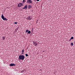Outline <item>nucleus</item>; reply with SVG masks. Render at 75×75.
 Returning <instances> with one entry per match:
<instances>
[{
    "label": "nucleus",
    "mask_w": 75,
    "mask_h": 75,
    "mask_svg": "<svg viewBox=\"0 0 75 75\" xmlns=\"http://www.w3.org/2000/svg\"><path fill=\"white\" fill-rule=\"evenodd\" d=\"M25 58V56L24 55H20L19 56L18 59L19 60H23Z\"/></svg>",
    "instance_id": "nucleus-1"
},
{
    "label": "nucleus",
    "mask_w": 75,
    "mask_h": 75,
    "mask_svg": "<svg viewBox=\"0 0 75 75\" xmlns=\"http://www.w3.org/2000/svg\"><path fill=\"white\" fill-rule=\"evenodd\" d=\"M1 18H2V19H3V20L4 21L5 20L6 21H7L8 20V19L7 18H4L3 14L2 15V16H1Z\"/></svg>",
    "instance_id": "nucleus-2"
},
{
    "label": "nucleus",
    "mask_w": 75,
    "mask_h": 75,
    "mask_svg": "<svg viewBox=\"0 0 75 75\" xmlns=\"http://www.w3.org/2000/svg\"><path fill=\"white\" fill-rule=\"evenodd\" d=\"M26 3L27 4H31L32 3V1L31 0H27Z\"/></svg>",
    "instance_id": "nucleus-3"
},
{
    "label": "nucleus",
    "mask_w": 75,
    "mask_h": 75,
    "mask_svg": "<svg viewBox=\"0 0 75 75\" xmlns=\"http://www.w3.org/2000/svg\"><path fill=\"white\" fill-rule=\"evenodd\" d=\"M23 4L22 3H20L18 4V7H21L23 6Z\"/></svg>",
    "instance_id": "nucleus-4"
},
{
    "label": "nucleus",
    "mask_w": 75,
    "mask_h": 75,
    "mask_svg": "<svg viewBox=\"0 0 75 75\" xmlns=\"http://www.w3.org/2000/svg\"><path fill=\"white\" fill-rule=\"evenodd\" d=\"M32 17L30 16H28L26 18V19L28 20H30L32 19Z\"/></svg>",
    "instance_id": "nucleus-5"
},
{
    "label": "nucleus",
    "mask_w": 75,
    "mask_h": 75,
    "mask_svg": "<svg viewBox=\"0 0 75 75\" xmlns=\"http://www.w3.org/2000/svg\"><path fill=\"white\" fill-rule=\"evenodd\" d=\"M31 8H32V6L30 5H28V8L29 9Z\"/></svg>",
    "instance_id": "nucleus-6"
},
{
    "label": "nucleus",
    "mask_w": 75,
    "mask_h": 75,
    "mask_svg": "<svg viewBox=\"0 0 75 75\" xmlns=\"http://www.w3.org/2000/svg\"><path fill=\"white\" fill-rule=\"evenodd\" d=\"M28 8V5H26L23 8V9H27Z\"/></svg>",
    "instance_id": "nucleus-7"
},
{
    "label": "nucleus",
    "mask_w": 75,
    "mask_h": 75,
    "mask_svg": "<svg viewBox=\"0 0 75 75\" xmlns=\"http://www.w3.org/2000/svg\"><path fill=\"white\" fill-rule=\"evenodd\" d=\"M9 66H15L16 64H11L9 65Z\"/></svg>",
    "instance_id": "nucleus-8"
},
{
    "label": "nucleus",
    "mask_w": 75,
    "mask_h": 75,
    "mask_svg": "<svg viewBox=\"0 0 75 75\" xmlns=\"http://www.w3.org/2000/svg\"><path fill=\"white\" fill-rule=\"evenodd\" d=\"M24 52V49H23L22 51L21 54H23Z\"/></svg>",
    "instance_id": "nucleus-9"
},
{
    "label": "nucleus",
    "mask_w": 75,
    "mask_h": 75,
    "mask_svg": "<svg viewBox=\"0 0 75 75\" xmlns=\"http://www.w3.org/2000/svg\"><path fill=\"white\" fill-rule=\"evenodd\" d=\"M25 1H26L25 0H23V2H22V3H23V4H25Z\"/></svg>",
    "instance_id": "nucleus-10"
},
{
    "label": "nucleus",
    "mask_w": 75,
    "mask_h": 75,
    "mask_svg": "<svg viewBox=\"0 0 75 75\" xmlns=\"http://www.w3.org/2000/svg\"><path fill=\"white\" fill-rule=\"evenodd\" d=\"M34 45L35 46H37L38 45V44L36 42H35L34 43Z\"/></svg>",
    "instance_id": "nucleus-11"
},
{
    "label": "nucleus",
    "mask_w": 75,
    "mask_h": 75,
    "mask_svg": "<svg viewBox=\"0 0 75 75\" xmlns=\"http://www.w3.org/2000/svg\"><path fill=\"white\" fill-rule=\"evenodd\" d=\"M28 33L30 34L31 33V31H28Z\"/></svg>",
    "instance_id": "nucleus-12"
},
{
    "label": "nucleus",
    "mask_w": 75,
    "mask_h": 75,
    "mask_svg": "<svg viewBox=\"0 0 75 75\" xmlns=\"http://www.w3.org/2000/svg\"><path fill=\"white\" fill-rule=\"evenodd\" d=\"M29 31V30H26L25 31L26 33H28Z\"/></svg>",
    "instance_id": "nucleus-13"
},
{
    "label": "nucleus",
    "mask_w": 75,
    "mask_h": 75,
    "mask_svg": "<svg viewBox=\"0 0 75 75\" xmlns=\"http://www.w3.org/2000/svg\"><path fill=\"white\" fill-rule=\"evenodd\" d=\"M74 37H72L71 38V40H72V39H74Z\"/></svg>",
    "instance_id": "nucleus-14"
},
{
    "label": "nucleus",
    "mask_w": 75,
    "mask_h": 75,
    "mask_svg": "<svg viewBox=\"0 0 75 75\" xmlns=\"http://www.w3.org/2000/svg\"><path fill=\"white\" fill-rule=\"evenodd\" d=\"M71 46H73L74 45H73V42L71 43Z\"/></svg>",
    "instance_id": "nucleus-15"
},
{
    "label": "nucleus",
    "mask_w": 75,
    "mask_h": 75,
    "mask_svg": "<svg viewBox=\"0 0 75 75\" xmlns=\"http://www.w3.org/2000/svg\"><path fill=\"white\" fill-rule=\"evenodd\" d=\"M25 55L26 57H28V54H25Z\"/></svg>",
    "instance_id": "nucleus-16"
},
{
    "label": "nucleus",
    "mask_w": 75,
    "mask_h": 75,
    "mask_svg": "<svg viewBox=\"0 0 75 75\" xmlns=\"http://www.w3.org/2000/svg\"><path fill=\"white\" fill-rule=\"evenodd\" d=\"M5 37H3V40H4L5 39Z\"/></svg>",
    "instance_id": "nucleus-17"
},
{
    "label": "nucleus",
    "mask_w": 75,
    "mask_h": 75,
    "mask_svg": "<svg viewBox=\"0 0 75 75\" xmlns=\"http://www.w3.org/2000/svg\"><path fill=\"white\" fill-rule=\"evenodd\" d=\"M18 23L17 22H16L14 23L15 24H17Z\"/></svg>",
    "instance_id": "nucleus-18"
},
{
    "label": "nucleus",
    "mask_w": 75,
    "mask_h": 75,
    "mask_svg": "<svg viewBox=\"0 0 75 75\" xmlns=\"http://www.w3.org/2000/svg\"><path fill=\"white\" fill-rule=\"evenodd\" d=\"M40 1V0H37V1Z\"/></svg>",
    "instance_id": "nucleus-19"
},
{
    "label": "nucleus",
    "mask_w": 75,
    "mask_h": 75,
    "mask_svg": "<svg viewBox=\"0 0 75 75\" xmlns=\"http://www.w3.org/2000/svg\"><path fill=\"white\" fill-rule=\"evenodd\" d=\"M71 39H70L69 40V41H71Z\"/></svg>",
    "instance_id": "nucleus-20"
},
{
    "label": "nucleus",
    "mask_w": 75,
    "mask_h": 75,
    "mask_svg": "<svg viewBox=\"0 0 75 75\" xmlns=\"http://www.w3.org/2000/svg\"><path fill=\"white\" fill-rule=\"evenodd\" d=\"M40 70L41 71L42 70H41V69H40Z\"/></svg>",
    "instance_id": "nucleus-21"
},
{
    "label": "nucleus",
    "mask_w": 75,
    "mask_h": 75,
    "mask_svg": "<svg viewBox=\"0 0 75 75\" xmlns=\"http://www.w3.org/2000/svg\"><path fill=\"white\" fill-rule=\"evenodd\" d=\"M38 21V20H37V21Z\"/></svg>",
    "instance_id": "nucleus-22"
}]
</instances>
